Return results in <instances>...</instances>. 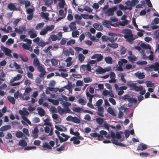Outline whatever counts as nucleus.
Returning <instances> with one entry per match:
<instances>
[{
    "mask_svg": "<svg viewBox=\"0 0 159 159\" xmlns=\"http://www.w3.org/2000/svg\"><path fill=\"white\" fill-rule=\"evenodd\" d=\"M145 53L147 55H149V54L153 53V52L151 50V47H150V48L145 50Z\"/></svg>",
    "mask_w": 159,
    "mask_h": 159,
    "instance_id": "nucleus-61",
    "label": "nucleus"
},
{
    "mask_svg": "<svg viewBox=\"0 0 159 159\" xmlns=\"http://www.w3.org/2000/svg\"><path fill=\"white\" fill-rule=\"evenodd\" d=\"M7 98L8 101L12 104H14L15 103L16 100L13 97L9 96H7Z\"/></svg>",
    "mask_w": 159,
    "mask_h": 159,
    "instance_id": "nucleus-42",
    "label": "nucleus"
},
{
    "mask_svg": "<svg viewBox=\"0 0 159 159\" xmlns=\"http://www.w3.org/2000/svg\"><path fill=\"white\" fill-rule=\"evenodd\" d=\"M47 33L48 31L45 27L44 29L41 30L40 34L41 35H43L47 34Z\"/></svg>",
    "mask_w": 159,
    "mask_h": 159,
    "instance_id": "nucleus-64",
    "label": "nucleus"
},
{
    "mask_svg": "<svg viewBox=\"0 0 159 159\" xmlns=\"http://www.w3.org/2000/svg\"><path fill=\"white\" fill-rule=\"evenodd\" d=\"M39 114L41 116H43L45 114V111L41 107H38L37 109Z\"/></svg>",
    "mask_w": 159,
    "mask_h": 159,
    "instance_id": "nucleus-26",
    "label": "nucleus"
},
{
    "mask_svg": "<svg viewBox=\"0 0 159 159\" xmlns=\"http://www.w3.org/2000/svg\"><path fill=\"white\" fill-rule=\"evenodd\" d=\"M144 69L148 71H158L159 70V63L155 62L154 64H152L148 67H145Z\"/></svg>",
    "mask_w": 159,
    "mask_h": 159,
    "instance_id": "nucleus-4",
    "label": "nucleus"
},
{
    "mask_svg": "<svg viewBox=\"0 0 159 159\" xmlns=\"http://www.w3.org/2000/svg\"><path fill=\"white\" fill-rule=\"evenodd\" d=\"M127 51V50L126 48L124 47H122L120 50V54L121 55H124L125 54Z\"/></svg>",
    "mask_w": 159,
    "mask_h": 159,
    "instance_id": "nucleus-44",
    "label": "nucleus"
},
{
    "mask_svg": "<svg viewBox=\"0 0 159 159\" xmlns=\"http://www.w3.org/2000/svg\"><path fill=\"white\" fill-rule=\"evenodd\" d=\"M44 25V23H41L38 24L35 27V29L38 30L42 28Z\"/></svg>",
    "mask_w": 159,
    "mask_h": 159,
    "instance_id": "nucleus-59",
    "label": "nucleus"
},
{
    "mask_svg": "<svg viewBox=\"0 0 159 159\" xmlns=\"http://www.w3.org/2000/svg\"><path fill=\"white\" fill-rule=\"evenodd\" d=\"M143 89V87L141 85L139 86H137L136 85L135 86L134 90L137 92L139 91L140 90Z\"/></svg>",
    "mask_w": 159,
    "mask_h": 159,
    "instance_id": "nucleus-57",
    "label": "nucleus"
},
{
    "mask_svg": "<svg viewBox=\"0 0 159 159\" xmlns=\"http://www.w3.org/2000/svg\"><path fill=\"white\" fill-rule=\"evenodd\" d=\"M80 119L79 118H78L77 117H73L72 121V122L78 124L80 122Z\"/></svg>",
    "mask_w": 159,
    "mask_h": 159,
    "instance_id": "nucleus-56",
    "label": "nucleus"
},
{
    "mask_svg": "<svg viewBox=\"0 0 159 159\" xmlns=\"http://www.w3.org/2000/svg\"><path fill=\"white\" fill-rule=\"evenodd\" d=\"M48 100L49 102L52 103L55 105H57L59 103V101L54 100L52 99L48 98Z\"/></svg>",
    "mask_w": 159,
    "mask_h": 159,
    "instance_id": "nucleus-32",
    "label": "nucleus"
},
{
    "mask_svg": "<svg viewBox=\"0 0 159 159\" xmlns=\"http://www.w3.org/2000/svg\"><path fill=\"white\" fill-rule=\"evenodd\" d=\"M147 87H152L154 86V84L152 83L151 81H148L146 82Z\"/></svg>",
    "mask_w": 159,
    "mask_h": 159,
    "instance_id": "nucleus-58",
    "label": "nucleus"
},
{
    "mask_svg": "<svg viewBox=\"0 0 159 159\" xmlns=\"http://www.w3.org/2000/svg\"><path fill=\"white\" fill-rule=\"evenodd\" d=\"M25 27L23 26H20L19 28L16 27L15 28V32L16 33L21 34H23V31H25Z\"/></svg>",
    "mask_w": 159,
    "mask_h": 159,
    "instance_id": "nucleus-8",
    "label": "nucleus"
},
{
    "mask_svg": "<svg viewBox=\"0 0 159 159\" xmlns=\"http://www.w3.org/2000/svg\"><path fill=\"white\" fill-rule=\"evenodd\" d=\"M23 135V133L20 131L17 132L16 133V136L18 138H21Z\"/></svg>",
    "mask_w": 159,
    "mask_h": 159,
    "instance_id": "nucleus-63",
    "label": "nucleus"
},
{
    "mask_svg": "<svg viewBox=\"0 0 159 159\" xmlns=\"http://www.w3.org/2000/svg\"><path fill=\"white\" fill-rule=\"evenodd\" d=\"M57 109L59 113L61 115H63L64 114H73V113L69 108L64 107L62 108L59 106L57 107Z\"/></svg>",
    "mask_w": 159,
    "mask_h": 159,
    "instance_id": "nucleus-5",
    "label": "nucleus"
},
{
    "mask_svg": "<svg viewBox=\"0 0 159 159\" xmlns=\"http://www.w3.org/2000/svg\"><path fill=\"white\" fill-rule=\"evenodd\" d=\"M55 127L56 129L60 131H66V127L64 126L60 127L57 125H55Z\"/></svg>",
    "mask_w": 159,
    "mask_h": 159,
    "instance_id": "nucleus-38",
    "label": "nucleus"
},
{
    "mask_svg": "<svg viewBox=\"0 0 159 159\" xmlns=\"http://www.w3.org/2000/svg\"><path fill=\"white\" fill-rule=\"evenodd\" d=\"M135 49L139 51L141 54V56L142 57L143 59L146 58L147 56L145 55V51L144 49H142L141 47L139 46H136L135 47Z\"/></svg>",
    "mask_w": 159,
    "mask_h": 159,
    "instance_id": "nucleus-14",
    "label": "nucleus"
},
{
    "mask_svg": "<svg viewBox=\"0 0 159 159\" xmlns=\"http://www.w3.org/2000/svg\"><path fill=\"white\" fill-rule=\"evenodd\" d=\"M45 132L46 133H48V136H51L52 134L53 129L52 127L46 126L44 128Z\"/></svg>",
    "mask_w": 159,
    "mask_h": 159,
    "instance_id": "nucleus-17",
    "label": "nucleus"
},
{
    "mask_svg": "<svg viewBox=\"0 0 159 159\" xmlns=\"http://www.w3.org/2000/svg\"><path fill=\"white\" fill-rule=\"evenodd\" d=\"M93 27L97 30L101 31L103 30V26L101 24L98 23H94L93 24Z\"/></svg>",
    "mask_w": 159,
    "mask_h": 159,
    "instance_id": "nucleus-23",
    "label": "nucleus"
},
{
    "mask_svg": "<svg viewBox=\"0 0 159 159\" xmlns=\"http://www.w3.org/2000/svg\"><path fill=\"white\" fill-rule=\"evenodd\" d=\"M104 61L106 63L108 64H110L112 63L113 60L111 57L107 56L104 58Z\"/></svg>",
    "mask_w": 159,
    "mask_h": 159,
    "instance_id": "nucleus-27",
    "label": "nucleus"
},
{
    "mask_svg": "<svg viewBox=\"0 0 159 159\" xmlns=\"http://www.w3.org/2000/svg\"><path fill=\"white\" fill-rule=\"evenodd\" d=\"M34 11V7L33 8L26 9V12L28 14L27 16V19L28 20H30L32 19Z\"/></svg>",
    "mask_w": 159,
    "mask_h": 159,
    "instance_id": "nucleus-6",
    "label": "nucleus"
},
{
    "mask_svg": "<svg viewBox=\"0 0 159 159\" xmlns=\"http://www.w3.org/2000/svg\"><path fill=\"white\" fill-rule=\"evenodd\" d=\"M141 46L142 48H143L142 49H144L145 51L146 49L147 48H150V47H151L149 44H146L144 43H142L141 44Z\"/></svg>",
    "mask_w": 159,
    "mask_h": 159,
    "instance_id": "nucleus-48",
    "label": "nucleus"
},
{
    "mask_svg": "<svg viewBox=\"0 0 159 159\" xmlns=\"http://www.w3.org/2000/svg\"><path fill=\"white\" fill-rule=\"evenodd\" d=\"M127 60L126 59H120L118 62L119 66L117 68V70L120 71L123 70V68L122 66L124 67L125 65H124V64L127 63Z\"/></svg>",
    "mask_w": 159,
    "mask_h": 159,
    "instance_id": "nucleus-7",
    "label": "nucleus"
},
{
    "mask_svg": "<svg viewBox=\"0 0 159 159\" xmlns=\"http://www.w3.org/2000/svg\"><path fill=\"white\" fill-rule=\"evenodd\" d=\"M33 30H30L28 32V34L30 35V37L31 38H34L37 36V34L33 31Z\"/></svg>",
    "mask_w": 159,
    "mask_h": 159,
    "instance_id": "nucleus-30",
    "label": "nucleus"
},
{
    "mask_svg": "<svg viewBox=\"0 0 159 159\" xmlns=\"http://www.w3.org/2000/svg\"><path fill=\"white\" fill-rule=\"evenodd\" d=\"M100 133L102 135H104L105 137L108 139H110V135L109 134H108L107 132L104 130H101L100 131Z\"/></svg>",
    "mask_w": 159,
    "mask_h": 159,
    "instance_id": "nucleus-31",
    "label": "nucleus"
},
{
    "mask_svg": "<svg viewBox=\"0 0 159 159\" xmlns=\"http://www.w3.org/2000/svg\"><path fill=\"white\" fill-rule=\"evenodd\" d=\"M18 144L19 146L23 147H25L27 145L26 142L24 139L20 140Z\"/></svg>",
    "mask_w": 159,
    "mask_h": 159,
    "instance_id": "nucleus-37",
    "label": "nucleus"
},
{
    "mask_svg": "<svg viewBox=\"0 0 159 159\" xmlns=\"http://www.w3.org/2000/svg\"><path fill=\"white\" fill-rule=\"evenodd\" d=\"M96 122L99 125H102L103 123L104 120L102 118L98 117L96 119Z\"/></svg>",
    "mask_w": 159,
    "mask_h": 159,
    "instance_id": "nucleus-46",
    "label": "nucleus"
},
{
    "mask_svg": "<svg viewBox=\"0 0 159 159\" xmlns=\"http://www.w3.org/2000/svg\"><path fill=\"white\" fill-rule=\"evenodd\" d=\"M7 8L11 11H17L19 9L16 8V5L14 3H10L7 6Z\"/></svg>",
    "mask_w": 159,
    "mask_h": 159,
    "instance_id": "nucleus-12",
    "label": "nucleus"
},
{
    "mask_svg": "<svg viewBox=\"0 0 159 159\" xmlns=\"http://www.w3.org/2000/svg\"><path fill=\"white\" fill-rule=\"evenodd\" d=\"M78 102L79 103L84 106L85 105L86 101L84 98H80L78 99Z\"/></svg>",
    "mask_w": 159,
    "mask_h": 159,
    "instance_id": "nucleus-41",
    "label": "nucleus"
},
{
    "mask_svg": "<svg viewBox=\"0 0 159 159\" xmlns=\"http://www.w3.org/2000/svg\"><path fill=\"white\" fill-rule=\"evenodd\" d=\"M20 3L22 4H24L26 8L30 6L31 5L30 2L28 0H22L20 2Z\"/></svg>",
    "mask_w": 159,
    "mask_h": 159,
    "instance_id": "nucleus-19",
    "label": "nucleus"
},
{
    "mask_svg": "<svg viewBox=\"0 0 159 159\" xmlns=\"http://www.w3.org/2000/svg\"><path fill=\"white\" fill-rule=\"evenodd\" d=\"M20 58L24 62H27L28 61V58L25 56H22L21 55H19Z\"/></svg>",
    "mask_w": 159,
    "mask_h": 159,
    "instance_id": "nucleus-60",
    "label": "nucleus"
},
{
    "mask_svg": "<svg viewBox=\"0 0 159 159\" xmlns=\"http://www.w3.org/2000/svg\"><path fill=\"white\" fill-rule=\"evenodd\" d=\"M97 74H99L105 73L104 68L101 66H98L95 70Z\"/></svg>",
    "mask_w": 159,
    "mask_h": 159,
    "instance_id": "nucleus-25",
    "label": "nucleus"
},
{
    "mask_svg": "<svg viewBox=\"0 0 159 159\" xmlns=\"http://www.w3.org/2000/svg\"><path fill=\"white\" fill-rule=\"evenodd\" d=\"M107 45L113 48H118V44L116 43H112V44L108 43Z\"/></svg>",
    "mask_w": 159,
    "mask_h": 159,
    "instance_id": "nucleus-50",
    "label": "nucleus"
},
{
    "mask_svg": "<svg viewBox=\"0 0 159 159\" xmlns=\"http://www.w3.org/2000/svg\"><path fill=\"white\" fill-rule=\"evenodd\" d=\"M111 34H115L114 33H111V32H109L108 33V34L110 36V37H109V41L111 42L112 43H113L115 42V40H114V37H116V36H114V35L113 34V36L112 35H111Z\"/></svg>",
    "mask_w": 159,
    "mask_h": 159,
    "instance_id": "nucleus-33",
    "label": "nucleus"
},
{
    "mask_svg": "<svg viewBox=\"0 0 159 159\" xmlns=\"http://www.w3.org/2000/svg\"><path fill=\"white\" fill-rule=\"evenodd\" d=\"M64 87L65 89L66 88L67 89L69 90L70 92V91L72 92V84L71 82L69 83L68 84H67L66 86H64Z\"/></svg>",
    "mask_w": 159,
    "mask_h": 159,
    "instance_id": "nucleus-49",
    "label": "nucleus"
},
{
    "mask_svg": "<svg viewBox=\"0 0 159 159\" xmlns=\"http://www.w3.org/2000/svg\"><path fill=\"white\" fill-rule=\"evenodd\" d=\"M134 75L136 77L140 79H143L145 77V75L144 73H141L139 71L135 73Z\"/></svg>",
    "mask_w": 159,
    "mask_h": 159,
    "instance_id": "nucleus-21",
    "label": "nucleus"
},
{
    "mask_svg": "<svg viewBox=\"0 0 159 159\" xmlns=\"http://www.w3.org/2000/svg\"><path fill=\"white\" fill-rule=\"evenodd\" d=\"M33 64L35 67H37L38 70L40 72L39 76L43 79L46 73L44 66L40 63L39 59L37 58L33 60Z\"/></svg>",
    "mask_w": 159,
    "mask_h": 159,
    "instance_id": "nucleus-1",
    "label": "nucleus"
},
{
    "mask_svg": "<svg viewBox=\"0 0 159 159\" xmlns=\"http://www.w3.org/2000/svg\"><path fill=\"white\" fill-rule=\"evenodd\" d=\"M125 74L121 73L118 75V77L120 78V80L123 83L122 85H124L126 82V80L125 78Z\"/></svg>",
    "mask_w": 159,
    "mask_h": 159,
    "instance_id": "nucleus-28",
    "label": "nucleus"
},
{
    "mask_svg": "<svg viewBox=\"0 0 159 159\" xmlns=\"http://www.w3.org/2000/svg\"><path fill=\"white\" fill-rule=\"evenodd\" d=\"M135 37L136 36H134V35L132 33L129 36L127 37L125 39H126V41L127 42H129L130 44H132L133 43V41L136 39Z\"/></svg>",
    "mask_w": 159,
    "mask_h": 159,
    "instance_id": "nucleus-10",
    "label": "nucleus"
},
{
    "mask_svg": "<svg viewBox=\"0 0 159 159\" xmlns=\"http://www.w3.org/2000/svg\"><path fill=\"white\" fill-rule=\"evenodd\" d=\"M76 23L75 22H71L69 25V26L71 30H73L76 29Z\"/></svg>",
    "mask_w": 159,
    "mask_h": 159,
    "instance_id": "nucleus-34",
    "label": "nucleus"
},
{
    "mask_svg": "<svg viewBox=\"0 0 159 159\" xmlns=\"http://www.w3.org/2000/svg\"><path fill=\"white\" fill-rule=\"evenodd\" d=\"M72 110L74 112H81L83 111V109L80 107H73L72 109Z\"/></svg>",
    "mask_w": 159,
    "mask_h": 159,
    "instance_id": "nucleus-35",
    "label": "nucleus"
},
{
    "mask_svg": "<svg viewBox=\"0 0 159 159\" xmlns=\"http://www.w3.org/2000/svg\"><path fill=\"white\" fill-rule=\"evenodd\" d=\"M91 58L92 59H97L96 61L97 62H99L102 60L103 59V56L101 54H95L91 57Z\"/></svg>",
    "mask_w": 159,
    "mask_h": 159,
    "instance_id": "nucleus-9",
    "label": "nucleus"
},
{
    "mask_svg": "<svg viewBox=\"0 0 159 159\" xmlns=\"http://www.w3.org/2000/svg\"><path fill=\"white\" fill-rule=\"evenodd\" d=\"M65 3V2L64 0H61V2L58 3V6L60 8H62L64 7Z\"/></svg>",
    "mask_w": 159,
    "mask_h": 159,
    "instance_id": "nucleus-51",
    "label": "nucleus"
},
{
    "mask_svg": "<svg viewBox=\"0 0 159 159\" xmlns=\"http://www.w3.org/2000/svg\"><path fill=\"white\" fill-rule=\"evenodd\" d=\"M130 98V96L128 94H126L124 95L121 96L120 98L123 100H127L128 101Z\"/></svg>",
    "mask_w": 159,
    "mask_h": 159,
    "instance_id": "nucleus-53",
    "label": "nucleus"
},
{
    "mask_svg": "<svg viewBox=\"0 0 159 159\" xmlns=\"http://www.w3.org/2000/svg\"><path fill=\"white\" fill-rule=\"evenodd\" d=\"M22 77V76L20 74H18L16 76L12 78L10 80V83H13L14 81L20 80Z\"/></svg>",
    "mask_w": 159,
    "mask_h": 159,
    "instance_id": "nucleus-24",
    "label": "nucleus"
},
{
    "mask_svg": "<svg viewBox=\"0 0 159 159\" xmlns=\"http://www.w3.org/2000/svg\"><path fill=\"white\" fill-rule=\"evenodd\" d=\"M128 54L129 55L128 57V58L130 61L133 62L136 60V57L134 55H132V52L131 51H128Z\"/></svg>",
    "mask_w": 159,
    "mask_h": 159,
    "instance_id": "nucleus-11",
    "label": "nucleus"
},
{
    "mask_svg": "<svg viewBox=\"0 0 159 159\" xmlns=\"http://www.w3.org/2000/svg\"><path fill=\"white\" fill-rule=\"evenodd\" d=\"M127 84V86L129 87L130 90H133L136 84L133 83L132 81H128Z\"/></svg>",
    "mask_w": 159,
    "mask_h": 159,
    "instance_id": "nucleus-22",
    "label": "nucleus"
},
{
    "mask_svg": "<svg viewBox=\"0 0 159 159\" xmlns=\"http://www.w3.org/2000/svg\"><path fill=\"white\" fill-rule=\"evenodd\" d=\"M122 33L124 34L123 36L125 38H126L132 34L131 30L128 29H123L122 30Z\"/></svg>",
    "mask_w": 159,
    "mask_h": 159,
    "instance_id": "nucleus-13",
    "label": "nucleus"
},
{
    "mask_svg": "<svg viewBox=\"0 0 159 159\" xmlns=\"http://www.w3.org/2000/svg\"><path fill=\"white\" fill-rule=\"evenodd\" d=\"M42 147L43 148H47L48 149H52V148L49 145L48 143L46 142L43 143Z\"/></svg>",
    "mask_w": 159,
    "mask_h": 159,
    "instance_id": "nucleus-43",
    "label": "nucleus"
},
{
    "mask_svg": "<svg viewBox=\"0 0 159 159\" xmlns=\"http://www.w3.org/2000/svg\"><path fill=\"white\" fill-rule=\"evenodd\" d=\"M129 103L135 104L137 102V100L136 98H130L128 100Z\"/></svg>",
    "mask_w": 159,
    "mask_h": 159,
    "instance_id": "nucleus-47",
    "label": "nucleus"
},
{
    "mask_svg": "<svg viewBox=\"0 0 159 159\" xmlns=\"http://www.w3.org/2000/svg\"><path fill=\"white\" fill-rule=\"evenodd\" d=\"M14 40L11 38H10L8 39L7 41L6 42V43L8 45H10L11 44L14 43Z\"/></svg>",
    "mask_w": 159,
    "mask_h": 159,
    "instance_id": "nucleus-62",
    "label": "nucleus"
},
{
    "mask_svg": "<svg viewBox=\"0 0 159 159\" xmlns=\"http://www.w3.org/2000/svg\"><path fill=\"white\" fill-rule=\"evenodd\" d=\"M110 135V138L111 137L112 138V139L111 141L113 143V142H114L113 141H117V139H116V134L113 132L111 131V132Z\"/></svg>",
    "mask_w": 159,
    "mask_h": 159,
    "instance_id": "nucleus-36",
    "label": "nucleus"
},
{
    "mask_svg": "<svg viewBox=\"0 0 159 159\" xmlns=\"http://www.w3.org/2000/svg\"><path fill=\"white\" fill-rule=\"evenodd\" d=\"M123 134V133L122 132H117L116 133V138L117 139H120V141L122 142L124 139V136L123 135L122 136V134Z\"/></svg>",
    "mask_w": 159,
    "mask_h": 159,
    "instance_id": "nucleus-15",
    "label": "nucleus"
},
{
    "mask_svg": "<svg viewBox=\"0 0 159 159\" xmlns=\"http://www.w3.org/2000/svg\"><path fill=\"white\" fill-rule=\"evenodd\" d=\"M54 27L55 25H47L45 27L48 32L52 31L54 29Z\"/></svg>",
    "mask_w": 159,
    "mask_h": 159,
    "instance_id": "nucleus-45",
    "label": "nucleus"
},
{
    "mask_svg": "<svg viewBox=\"0 0 159 159\" xmlns=\"http://www.w3.org/2000/svg\"><path fill=\"white\" fill-rule=\"evenodd\" d=\"M78 58L80 61L82 63L84 61L85 57L83 54L80 53L78 54Z\"/></svg>",
    "mask_w": 159,
    "mask_h": 159,
    "instance_id": "nucleus-40",
    "label": "nucleus"
},
{
    "mask_svg": "<svg viewBox=\"0 0 159 159\" xmlns=\"http://www.w3.org/2000/svg\"><path fill=\"white\" fill-rule=\"evenodd\" d=\"M104 111V110L103 107H98V112H97V114L100 116L103 117H104L103 115Z\"/></svg>",
    "mask_w": 159,
    "mask_h": 159,
    "instance_id": "nucleus-20",
    "label": "nucleus"
},
{
    "mask_svg": "<svg viewBox=\"0 0 159 159\" xmlns=\"http://www.w3.org/2000/svg\"><path fill=\"white\" fill-rule=\"evenodd\" d=\"M11 127L10 125H5L2 127L0 129V130L1 131H4L10 129Z\"/></svg>",
    "mask_w": 159,
    "mask_h": 159,
    "instance_id": "nucleus-29",
    "label": "nucleus"
},
{
    "mask_svg": "<svg viewBox=\"0 0 159 159\" xmlns=\"http://www.w3.org/2000/svg\"><path fill=\"white\" fill-rule=\"evenodd\" d=\"M41 14L42 17L46 20L48 19V16H49V14L48 13H44L42 12H41Z\"/></svg>",
    "mask_w": 159,
    "mask_h": 159,
    "instance_id": "nucleus-54",
    "label": "nucleus"
},
{
    "mask_svg": "<svg viewBox=\"0 0 159 159\" xmlns=\"http://www.w3.org/2000/svg\"><path fill=\"white\" fill-rule=\"evenodd\" d=\"M6 55L12 57V56L11 54V50L7 48V49L4 52Z\"/></svg>",
    "mask_w": 159,
    "mask_h": 159,
    "instance_id": "nucleus-52",
    "label": "nucleus"
},
{
    "mask_svg": "<svg viewBox=\"0 0 159 159\" xmlns=\"http://www.w3.org/2000/svg\"><path fill=\"white\" fill-rule=\"evenodd\" d=\"M117 9L118 8L116 6H114L112 7L108 8L107 10L103 12V13L105 16H113L114 14V12L117 11Z\"/></svg>",
    "mask_w": 159,
    "mask_h": 159,
    "instance_id": "nucleus-2",
    "label": "nucleus"
},
{
    "mask_svg": "<svg viewBox=\"0 0 159 159\" xmlns=\"http://www.w3.org/2000/svg\"><path fill=\"white\" fill-rule=\"evenodd\" d=\"M102 24L107 28H109L111 26H114V25L112 24L111 22L107 20H104L102 22Z\"/></svg>",
    "mask_w": 159,
    "mask_h": 159,
    "instance_id": "nucleus-18",
    "label": "nucleus"
},
{
    "mask_svg": "<svg viewBox=\"0 0 159 159\" xmlns=\"http://www.w3.org/2000/svg\"><path fill=\"white\" fill-rule=\"evenodd\" d=\"M136 63L139 65H143L147 64V62L145 61L139 60L136 62Z\"/></svg>",
    "mask_w": 159,
    "mask_h": 159,
    "instance_id": "nucleus-55",
    "label": "nucleus"
},
{
    "mask_svg": "<svg viewBox=\"0 0 159 159\" xmlns=\"http://www.w3.org/2000/svg\"><path fill=\"white\" fill-rule=\"evenodd\" d=\"M57 130L55 131L56 134H57L58 137L60 142L61 143L67 141L70 137L68 135L65 134L64 133H62L61 134V136H60V133Z\"/></svg>",
    "mask_w": 159,
    "mask_h": 159,
    "instance_id": "nucleus-3",
    "label": "nucleus"
},
{
    "mask_svg": "<svg viewBox=\"0 0 159 159\" xmlns=\"http://www.w3.org/2000/svg\"><path fill=\"white\" fill-rule=\"evenodd\" d=\"M148 148V145L143 143H140L137 147V150L139 151H143L147 149Z\"/></svg>",
    "mask_w": 159,
    "mask_h": 159,
    "instance_id": "nucleus-16",
    "label": "nucleus"
},
{
    "mask_svg": "<svg viewBox=\"0 0 159 159\" xmlns=\"http://www.w3.org/2000/svg\"><path fill=\"white\" fill-rule=\"evenodd\" d=\"M135 65L132 66L130 64H127L126 65L125 67H124V69H125L126 70H128L130 69H133L135 68Z\"/></svg>",
    "mask_w": 159,
    "mask_h": 159,
    "instance_id": "nucleus-39",
    "label": "nucleus"
}]
</instances>
